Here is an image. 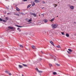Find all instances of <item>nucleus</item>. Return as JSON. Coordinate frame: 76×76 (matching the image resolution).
I'll list each match as a JSON object with an SVG mask.
<instances>
[{"label":"nucleus","instance_id":"f257e3e1","mask_svg":"<svg viewBox=\"0 0 76 76\" xmlns=\"http://www.w3.org/2000/svg\"><path fill=\"white\" fill-rule=\"evenodd\" d=\"M58 25L57 24H53L51 25V26L52 29H55L57 28Z\"/></svg>","mask_w":76,"mask_h":76},{"label":"nucleus","instance_id":"f03ea898","mask_svg":"<svg viewBox=\"0 0 76 76\" xmlns=\"http://www.w3.org/2000/svg\"><path fill=\"white\" fill-rule=\"evenodd\" d=\"M30 14L31 15H33V16H34V17H36L37 16L36 15V14L35 13H32V12H30Z\"/></svg>","mask_w":76,"mask_h":76},{"label":"nucleus","instance_id":"7ed1b4c3","mask_svg":"<svg viewBox=\"0 0 76 76\" xmlns=\"http://www.w3.org/2000/svg\"><path fill=\"white\" fill-rule=\"evenodd\" d=\"M37 25H41V22L40 21L37 22Z\"/></svg>","mask_w":76,"mask_h":76},{"label":"nucleus","instance_id":"20e7f679","mask_svg":"<svg viewBox=\"0 0 76 76\" xmlns=\"http://www.w3.org/2000/svg\"><path fill=\"white\" fill-rule=\"evenodd\" d=\"M36 70L38 72H39V73H42V71L39 70L37 68Z\"/></svg>","mask_w":76,"mask_h":76},{"label":"nucleus","instance_id":"39448f33","mask_svg":"<svg viewBox=\"0 0 76 76\" xmlns=\"http://www.w3.org/2000/svg\"><path fill=\"white\" fill-rule=\"evenodd\" d=\"M5 73H7V74H9V75H12V74L11 73H9V72L7 71H5Z\"/></svg>","mask_w":76,"mask_h":76},{"label":"nucleus","instance_id":"423d86ee","mask_svg":"<svg viewBox=\"0 0 76 76\" xmlns=\"http://www.w3.org/2000/svg\"><path fill=\"white\" fill-rule=\"evenodd\" d=\"M8 28H9V29H13V27L12 26H8Z\"/></svg>","mask_w":76,"mask_h":76},{"label":"nucleus","instance_id":"0eeeda50","mask_svg":"<svg viewBox=\"0 0 76 76\" xmlns=\"http://www.w3.org/2000/svg\"><path fill=\"white\" fill-rule=\"evenodd\" d=\"M48 21V20H47L46 19H45L43 20V22H44L45 23H46V22H47Z\"/></svg>","mask_w":76,"mask_h":76},{"label":"nucleus","instance_id":"6e6552de","mask_svg":"<svg viewBox=\"0 0 76 76\" xmlns=\"http://www.w3.org/2000/svg\"><path fill=\"white\" fill-rule=\"evenodd\" d=\"M70 7L71 9L72 10L74 9V7L73 6H70Z\"/></svg>","mask_w":76,"mask_h":76},{"label":"nucleus","instance_id":"1a4fd4ad","mask_svg":"<svg viewBox=\"0 0 76 76\" xmlns=\"http://www.w3.org/2000/svg\"><path fill=\"white\" fill-rule=\"evenodd\" d=\"M34 1L35 3H38L39 2V1L38 0H35Z\"/></svg>","mask_w":76,"mask_h":76},{"label":"nucleus","instance_id":"9d476101","mask_svg":"<svg viewBox=\"0 0 76 76\" xmlns=\"http://www.w3.org/2000/svg\"><path fill=\"white\" fill-rule=\"evenodd\" d=\"M50 43H51L52 45H54V43L53 42V41H50Z\"/></svg>","mask_w":76,"mask_h":76},{"label":"nucleus","instance_id":"9b49d317","mask_svg":"<svg viewBox=\"0 0 76 76\" xmlns=\"http://www.w3.org/2000/svg\"><path fill=\"white\" fill-rule=\"evenodd\" d=\"M55 18H53L51 20H50V22H53V21H54V19H55Z\"/></svg>","mask_w":76,"mask_h":76},{"label":"nucleus","instance_id":"f8f14e48","mask_svg":"<svg viewBox=\"0 0 76 76\" xmlns=\"http://www.w3.org/2000/svg\"><path fill=\"white\" fill-rule=\"evenodd\" d=\"M31 47L33 49H35V47L34 45L32 46Z\"/></svg>","mask_w":76,"mask_h":76},{"label":"nucleus","instance_id":"ddd939ff","mask_svg":"<svg viewBox=\"0 0 76 76\" xmlns=\"http://www.w3.org/2000/svg\"><path fill=\"white\" fill-rule=\"evenodd\" d=\"M16 9L17 11H19V10H19L18 7H16Z\"/></svg>","mask_w":76,"mask_h":76},{"label":"nucleus","instance_id":"4468645a","mask_svg":"<svg viewBox=\"0 0 76 76\" xmlns=\"http://www.w3.org/2000/svg\"><path fill=\"white\" fill-rule=\"evenodd\" d=\"M66 36L67 37H69V34H66Z\"/></svg>","mask_w":76,"mask_h":76},{"label":"nucleus","instance_id":"2eb2a0df","mask_svg":"<svg viewBox=\"0 0 76 76\" xmlns=\"http://www.w3.org/2000/svg\"><path fill=\"white\" fill-rule=\"evenodd\" d=\"M21 64L23 66H24V67H27V65H25L23 64Z\"/></svg>","mask_w":76,"mask_h":76},{"label":"nucleus","instance_id":"dca6fc26","mask_svg":"<svg viewBox=\"0 0 76 76\" xmlns=\"http://www.w3.org/2000/svg\"><path fill=\"white\" fill-rule=\"evenodd\" d=\"M56 47L57 48H61V47H60V46L59 45L56 46Z\"/></svg>","mask_w":76,"mask_h":76},{"label":"nucleus","instance_id":"f3484780","mask_svg":"<svg viewBox=\"0 0 76 76\" xmlns=\"http://www.w3.org/2000/svg\"><path fill=\"white\" fill-rule=\"evenodd\" d=\"M68 50L70 52H72V50L70 49H68Z\"/></svg>","mask_w":76,"mask_h":76},{"label":"nucleus","instance_id":"a211bd4d","mask_svg":"<svg viewBox=\"0 0 76 76\" xmlns=\"http://www.w3.org/2000/svg\"><path fill=\"white\" fill-rule=\"evenodd\" d=\"M53 74L54 75H56L57 74V72H53Z\"/></svg>","mask_w":76,"mask_h":76},{"label":"nucleus","instance_id":"6ab92c4d","mask_svg":"<svg viewBox=\"0 0 76 76\" xmlns=\"http://www.w3.org/2000/svg\"><path fill=\"white\" fill-rule=\"evenodd\" d=\"M35 5V3L34 2H33V4H32V6H34V5Z\"/></svg>","mask_w":76,"mask_h":76},{"label":"nucleus","instance_id":"aec40b11","mask_svg":"<svg viewBox=\"0 0 76 76\" xmlns=\"http://www.w3.org/2000/svg\"><path fill=\"white\" fill-rule=\"evenodd\" d=\"M18 66L19 67H20V68H22V66L20 65H18Z\"/></svg>","mask_w":76,"mask_h":76},{"label":"nucleus","instance_id":"412c9836","mask_svg":"<svg viewBox=\"0 0 76 76\" xmlns=\"http://www.w3.org/2000/svg\"><path fill=\"white\" fill-rule=\"evenodd\" d=\"M14 15H16V16H19V14H14Z\"/></svg>","mask_w":76,"mask_h":76},{"label":"nucleus","instance_id":"4be33fe9","mask_svg":"<svg viewBox=\"0 0 76 76\" xmlns=\"http://www.w3.org/2000/svg\"><path fill=\"white\" fill-rule=\"evenodd\" d=\"M5 19H6V20H9V18L6 17H5Z\"/></svg>","mask_w":76,"mask_h":76},{"label":"nucleus","instance_id":"5701e85b","mask_svg":"<svg viewBox=\"0 0 76 76\" xmlns=\"http://www.w3.org/2000/svg\"><path fill=\"white\" fill-rule=\"evenodd\" d=\"M3 21L4 22H7V20H3Z\"/></svg>","mask_w":76,"mask_h":76},{"label":"nucleus","instance_id":"b1692460","mask_svg":"<svg viewBox=\"0 0 76 76\" xmlns=\"http://www.w3.org/2000/svg\"><path fill=\"white\" fill-rule=\"evenodd\" d=\"M30 6H31V5L29 4L28 5V6H27V8H29V7H30Z\"/></svg>","mask_w":76,"mask_h":76},{"label":"nucleus","instance_id":"393cba45","mask_svg":"<svg viewBox=\"0 0 76 76\" xmlns=\"http://www.w3.org/2000/svg\"><path fill=\"white\" fill-rule=\"evenodd\" d=\"M7 15H10V13H8L7 14Z\"/></svg>","mask_w":76,"mask_h":76},{"label":"nucleus","instance_id":"a878e982","mask_svg":"<svg viewBox=\"0 0 76 76\" xmlns=\"http://www.w3.org/2000/svg\"><path fill=\"white\" fill-rule=\"evenodd\" d=\"M17 26L19 28H21V27H22V26H19L17 25Z\"/></svg>","mask_w":76,"mask_h":76},{"label":"nucleus","instance_id":"bb28decb","mask_svg":"<svg viewBox=\"0 0 76 76\" xmlns=\"http://www.w3.org/2000/svg\"><path fill=\"white\" fill-rule=\"evenodd\" d=\"M20 47H21L22 48H23V46H22V45H20Z\"/></svg>","mask_w":76,"mask_h":76},{"label":"nucleus","instance_id":"cd10ccee","mask_svg":"<svg viewBox=\"0 0 76 76\" xmlns=\"http://www.w3.org/2000/svg\"><path fill=\"white\" fill-rule=\"evenodd\" d=\"M49 66H52V64H49Z\"/></svg>","mask_w":76,"mask_h":76},{"label":"nucleus","instance_id":"c85d7f7f","mask_svg":"<svg viewBox=\"0 0 76 76\" xmlns=\"http://www.w3.org/2000/svg\"><path fill=\"white\" fill-rule=\"evenodd\" d=\"M41 16H42V17H44V14H41Z\"/></svg>","mask_w":76,"mask_h":76},{"label":"nucleus","instance_id":"c756f323","mask_svg":"<svg viewBox=\"0 0 76 76\" xmlns=\"http://www.w3.org/2000/svg\"><path fill=\"white\" fill-rule=\"evenodd\" d=\"M31 21H32V20H31L30 19V20H29L28 22H31Z\"/></svg>","mask_w":76,"mask_h":76},{"label":"nucleus","instance_id":"7c9ffc66","mask_svg":"<svg viewBox=\"0 0 76 76\" xmlns=\"http://www.w3.org/2000/svg\"><path fill=\"white\" fill-rule=\"evenodd\" d=\"M61 34L62 35H64V32H61Z\"/></svg>","mask_w":76,"mask_h":76},{"label":"nucleus","instance_id":"2f4dec72","mask_svg":"<svg viewBox=\"0 0 76 76\" xmlns=\"http://www.w3.org/2000/svg\"><path fill=\"white\" fill-rule=\"evenodd\" d=\"M0 21H3V20L2 19H1V18L0 19Z\"/></svg>","mask_w":76,"mask_h":76},{"label":"nucleus","instance_id":"473e14b6","mask_svg":"<svg viewBox=\"0 0 76 76\" xmlns=\"http://www.w3.org/2000/svg\"><path fill=\"white\" fill-rule=\"evenodd\" d=\"M27 1V0H23V1Z\"/></svg>","mask_w":76,"mask_h":76},{"label":"nucleus","instance_id":"72a5a7b5","mask_svg":"<svg viewBox=\"0 0 76 76\" xmlns=\"http://www.w3.org/2000/svg\"><path fill=\"white\" fill-rule=\"evenodd\" d=\"M67 52L68 53V54H70V52H69V51H67Z\"/></svg>","mask_w":76,"mask_h":76},{"label":"nucleus","instance_id":"f704fd0d","mask_svg":"<svg viewBox=\"0 0 76 76\" xmlns=\"http://www.w3.org/2000/svg\"><path fill=\"white\" fill-rule=\"evenodd\" d=\"M18 31H19V32H20V31H21V30H20V29H19V30H18Z\"/></svg>","mask_w":76,"mask_h":76},{"label":"nucleus","instance_id":"c9c22d12","mask_svg":"<svg viewBox=\"0 0 76 76\" xmlns=\"http://www.w3.org/2000/svg\"><path fill=\"white\" fill-rule=\"evenodd\" d=\"M42 3H44V4H45V2L43 1H42Z\"/></svg>","mask_w":76,"mask_h":76},{"label":"nucleus","instance_id":"e433bc0d","mask_svg":"<svg viewBox=\"0 0 76 76\" xmlns=\"http://www.w3.org/2000/svg\"><path fill=\"white\" fill-rule=\"evenodd\" d=\"M54 6H57V4H54Z\"/></svg>","mask_w":76,"mask_h":76},{"label":"nucleus","instance_id":"4c0bfd02","mask_svg":"<svg viewBox=\"0 0 76 76\" xmlns=\"http://www.w3.org/2000/svg\"><path fill=\"white\" fill-rule=\"evenodd\" d=\"M56 65H57L58 66H60V64H56Z\"/></svg>","mask_w":76,"mask_h":76},{"label":"nucleus","instance_id":"58836bf2","mask_svg":"<svg viewBox=\"0 0 76 76\" xmlns=\"http://www.w3.org/2000/svg\"><path fill=\"white\" fill-rule=\"evenodd\" d=\"M20 28H17V30H18V31L19 30H20Z\"/></svg>","mask_w":76,"mask_h":76},{"label":"nucleus","instance_id":"ea45409f","mask_svg":"<svg viewBox=\"0 0 76 76\" xmlns=\"http://www.w3.org/2000/svg\"><path fill=\"white\" fill-rule=\"evenodd\" d=\"M74 23H75V24H76V22H74Z\"/></svg>","mask_w":76,"mask_h":76},{"label":"nucleus","instance_id":"a19ab883","mask_svg":"<svg viewBox=\"0 0 76 76\" xmlns=\"http://www.w3.org/2000/svg\"><path fill=\"white\" fill-rule=\"evenodd\" d=\"M21 15H23V13H21Z\"/></svg>","mask_w":76,"mask_h":76},{"label":"nucleus","instance_id":"79ce46f5","mask_svg":"<svg viewBox=\"0 0 76 76\" xmlns=\"http://www.w3.org/2000/svg\"><path fill=\"white\" fill-rule=\"evenodd\" d=\"M54 60H55V61H56V59H54Z\"/></svg>","mask_w":76,"mask_h":76},{"label":"nucleus","instance_id":"37998d69","mask_svg":"<svg viewBox=\"0 0 76 76\" xmlns=\"http://www.w3.org/2000/svg\"><path fill=\"white\" fill-rule=\"evenodd\" d=\"M56 6H55V7H56Z\"/></svg>","mask_w":76,"mask_h":76},{"label":"nucleus","instance_id":"c03bdc74","mask_svg":"<svg viewBox=\"0 0 76 76\" xmlns=\"http://www.w3.org/2000/svg\"><path fill=\"white\" fill-rule=\"evenodd\" d=\"M57 17H58V16H57Z\"/></svg>","mask_w":76,"mask_h":76},{"label":"nucleus","instance_id":"a18cd8bd","mask_svg":"<svg viewBox=\"0 0 76 76\" xmlns=\"http://www.w3.org/2000/svg\"><path fill=\"white\" fill-rule=\"evenodd\" d=\"M41 53H42V51H41Z\"/></svg>","mask_w":76,"mask_h":76},{"label":"nucleus","instance_id":"49530a36","mask_svg":"<svg viewBox=\"0 0 76 76\" xmlns=\"http://www.w3.org/2000/svg\"><path fill=\"white\" fill-rule=\"evenodd\" d=\"M22 76H23V75H22Z\"/></svg>","mask_w":76,"mask_h":76},{"label":"nucleus","instance_id":"de8ad7c7","mask_svg":"<svg viewBox=\"0 0 76 76\" xmlns=\"http://www.w3.org/2000/svg\"><path fill=\"white\" fill-rule=\"evenodd\" d=\"M39 16H40V15H39Z\"/></svg>","mask_w":76,"mask_h":76}]
</instances>
